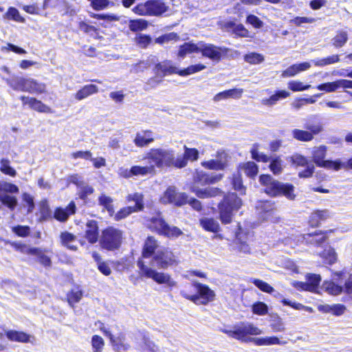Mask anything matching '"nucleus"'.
Wrapping results in <instances>:
<instances>
[{
  "mask_svg": "<svg viewBox=\"0 0 352 352\" xmlns=\"http://www.w3.org/2000/svg\"><path fill=\"white\" fill-rule=\"evenodd\" d=\"M176 262L175 256L166 248L160 249L153 257L152 261L147 263L144 259H139L137 266L141 277L151 278L160 285H164L170 289L177 286V282L167 273L160 272L154 270L151 265L156 263L158 268L166 269Z\"/></svg>",
  "mask_w": 352,
  "mask_h": 352,
  "instance_id": "nucleus-1",
  "label": "nucleus"
},
{
  "mask_svg": "<svg viewBox=\"0 0 352 352\" xmlns=\"http://www.w3.org/2000/svg\"><path fill=\"white\" fill-rule=\"evenodd\" d=\"M144 160L150 161L157 168L174 166L181 168L184 165V160L175 158V151L168 148H151L145 154Z\"/></svg>",
  "mask_w": 352,
  "mask_h": 352,
  "instance_id": "nucleus-2",
  "label": "nucleus"
},
{
  "mask_svg": "<svg viewBox=\"0 0 352 352\" xmlns=\"http://www.w3.org/2000/svg\"><path fill=\"white\" fill-rule=\"evenodd\" d=\"M222 332L229 337L243 342H253L257 346H267V337L248 338V335L257 336L262 331L257 327L250 323H241L233 327L232 329H222Z\"/></svg>",
  "mask_w": 352,
  "mask_h": 352,
  "instance_id": "nucleus-3",
  "label": "nucleus"
},
{
  "mask_svg": "<svg viewBox=\"0 0 352 352\" xmlns=\"http://www.w3.org/2000/svg\"><path fill=\"white\" fill-rule=\"evenodd\" d=\"M259 181L265 186V192L270 196L283 195L291 200L295 197L294 186L291 184L277 182L269 175H261Z\"/></svg>",
  "mask_w": 352,
  "mask_h": 352,
  "instance_id": "nucleus-4",
  "label": "nucleus"
},
{
  "mask_svg": "<svg viewBox=\"0 0 352 352\" xmlns=\"http://www.w3.org/2000/svg\"><path fill=\"white\" fill-rule=\"evenodd\" d=\"M242 205V201L236 194L228 195L219 206V217L223 223L232 221L233 212H236Z\"/></svg>",
  "mask_w": 352,
  "mask_h": 352,
  "instance_id": "nucleus-5",
  "label": "nucleus"
},
{
  "mask_svg": "<svg viewBox=\"0 0 352 352\" xmlns=\"http://www.w3.org/2000/svg\"><path fill=\"white\" fill-rule=\"evenodd\" d=\"M123 240V232L114 227H108L103 230L100 238L101 247L107 250L118 249Z\"/></svg>",
  "mask_w": 352,
  "mask_h": 352,
  "instance_id": "nucleus-6",
  "label": "nucleus"
},
{
  "mask_svg": "<svg viewBox=\"0 0 352 352\" xmlns=\"http://www.w3.org/2000/svg\"><path fill=\"white\" fill-rule=\"evenodd\" d=\"M167 9L163 0H151L137 5L133 8V12L140 16H160Z\"/></svg>",
  "mask_w": 352,
  "mask_h": 352,
  "instance_id": "nucleus-7",
  "label": "nucleus"
},
{
  "mask_svg": "<svg viewBox=\"0 0 352 352\" xmlns=\"http://www.w3.org/2000/svg\"><path fill=\"white\" fill-rule=\"evenodd\" d=\"M196 295H188L184 292V295L189 300L197 305H207L214 300L215 294L208 285L200 283H195Z\"/></svg>",
  "mask_w": 352,
  "mask_h": 352,
  "instance_id": "nucleus-8",
  "label": "nucleus"
},
{
  "mask_svg": "<svg viewBox=\"0 0 352 352\" xmlns=\"http://www.w3.org/2000/svg\"><path fill=\"white\" fill-rule=\"evenodd\" d=\"M19 188L6 181L0 180V201L10 210H14L17 205V199L15 197L8 195V193H18Z\"/></svg>",
  "mask_w": 352,
  "mask_h": 352,
  "instance_id": "nucleus-9",
  "label": "nucleus"
},
{
  "mask_svg": "<svg viewBox=\"0 0 352 352\" xmlns=\"http://www.w3.org/2000/svg\"><path fill=\"white\" fill-rule=\"evenodd\" d=\"M127 199L128 201H135V205L134 206L125 207L119 210L116 214L115 219L116 220L124 219L132 212L140 211L143 209V195L142 194L135 192L131 195H129Z\"/></svg>",
  "mask_w": 352,
  "mask_h": 352,
  "instance_id": "nucleus-10",
  "label": "nucleus"
},
{
  "mask_svg": "<svg viewBox=\"0 0 352 352\" xmlns=\"http://www.w3.org/2000/svg\"><path fill=\"white\" fill-rule=\"evenodd\" d=\"M200 52L202 56L210 58L214 62H219L222 56L226 54L227 50L211 43L200 41Z\"/></svg>",
  "mask_w": 352,
  "mask_h": 352,
  "instance_id": "nucleus-11",
  "label": "nucleus"
},
{
  "mask_svg": "<svg viewBox=\"0 0 352 352\" xmlns=\"http://www.w3.org/2000/svg\"><path fill=\"white\" fill-rule=\"evenodd\" d=\"M162 204H173L182 206L187 203V195L183 192H177L175 188L169 186L160 198Z\"/></svg>",
  "mask_w": 352,
  "mask_h": 352,
  "instance_id": "nucleus-12",
  "label": "nucleus"
},
{
  "mask_svg": "<svg viewBox=\"0 0 352 352\" xmlns=\"http://www.w3.org/2000/svg\"><path fill=\"white\" fill-rule=\"evenodd\" d=\"M326 153L327 147L325 146L314 147L311 151L313 161L320 167L334 170L336 161L324 160Z\"/></svg>",
  "mask_w": 352,
  "mask_h": 352,
  "instance_id": "nucleus-13",
  "label": "nucleus"
},
{
  "mask_svg": "<svg viewBox=\"0 0 352 352\" xmlns=\"http://www.w3.org/2000/svg\"><path fill=\"white\" fill-rule=\"evenodd\" d=\"M104 333L109 338L112 346L117 352H125L129 350L130 346L125 342V337L122 333L114 336L109 331L102 329Z\"/></svg>",
  "mask_w": 352,
  "mask_h": 352,
  "instance_id": "nucleus-14",
  "label": "nucleus"
},
{
  "mask_svg": "<svg viewBox=\"0 0 352 352\" xmlns=\"http://www.w3.org/2000/svg\"><path fill=\"white\" fill-rule=\"evenodd\" d=\"M155 74L164 78L167 75L178 74L179 76L180 69L175 66L170 60H164L157 63L154 68Z\"/></svg>",
  "mask_w": 352,
  "mask_h": 352,
  "instance_id": "nucleus-15",
  "label": "nucleus"
},
{
  "mask_svg": "<svg viewBox=\"0 0 352 352\" xmlns=\"http://www.w3.org/2000/svg\"><path fill=\"white\" fill-rule=\"evenodd\" d=\"M201 165L210 170H223L227 166V154L225 152H218L216 160L202 162Z\"/></svg>",
  "mask_w": 352,
  "mask_h": 352,
  "instance_id": "nucleus-16",
  "label": "nucleus"
},
{
  "mask_svg": "<svg viewBox=\"0 0 352 352\" xmlns=\"http://www.w3.org/2000/svg\"><path fill=\"white\" fill-rule=\"evenodd\" d=\"M6 336L8 339L12 342H18L23 343L32 342L34 337L27 334L23 331L15 330H8L6 331Z\"/></svg>",
  "mask_w": 352,
  "mask_h": 352,
  "instance_id": "nucleus-17",
  "label": "nucleus"
},
{
  "mask_svg": "<svg viewBox=\"0 0 352 352\" xmlns=\"http://www.w3.org/2000/svg\"><path fill=\"white\" fill-rule=\"evenodd\" d=\"M331 232L332 230H331L323 232L320 231L319 232H316L314 233L305 234L303 238L307 243L314 245H321L327 240L329 234Z\"/></svg>",
  "mask_w": 352,
  "mask_h": 352,
  "instance_id": "nucleus-18",
  "label": "nucleus"
},
{
  "mask_svg": "<svg viewBox=\"0 0 352 352\" xmlns=\"http://www.w3.org/2000/svg\"><path fill=\"white\" fill-rule=\"evenodd\" d=\"M289 96V92L285 90L277 91L269 98L261 99V103L264 106L272 107L276 104L279 100L287 98Z\"/></svg>",
  "mask_w": 352,
  "mask_h": 352,
  "instance_id": "nucleus-19",
  "label": "nucleus"
},
{
  "mask_svg": "<svg viewBox=\"0 0 352 352\" xmlns=\"http://www.w3.org/2000/svg\"><path fill=\"white\" fill-rule=\"evenodd\" d=\"M85 237L91 243H94L98 239V226L95 220H89L86 223Z\"/></svg>",
  "mask_w": 352,
  "mask_h": 352,
  "instance_id": "nucleus-20",
  "label": "nucleus"
},
{
  "mask_svg": "<svg viewBox=\"0 0 352 352\" xmlns=\"http://www.w3.org/2000/svg\"><path fill=\"white\" fill-rule=\"evenodd\" d=\"M167 225L168 224L162 218L160 214H157L155 217H153L148 219L147 222L148 227L151 230L156 231L160 234H163Z\"/></svg>",
  "mask_w": 352,
  "mask_h": 352,
  "instance_id": "nucleus-21",
  "label": "nucleus"
},
{
  "mask_svg": "<svg viewBox=\"0 0 352 352\" xmlns=\"http://www.w3.org/2000/svg\"><path fill=\"white\" fill-rule=\"evenodd\" d=\"M153 141L154 138L151 131L138 132L134 139V143L138 147L146 146Z\"/></svg>",
  "mask_w": 352,
  "mask_h": 352,
  "instance_id": "nucleus-22",
  "label": "nucleus"
},
{
  "mask_svg": "<svg viewBox=\"0 0 352 352\" xmlns=\"http://www.w3.org/2000/svg\"><path fill=\"white\" fill-rule=\"evenodd\" d=\"M158 246L157 241L153 236H148L144 242L142 253V259L148 258L153 256Z\"/></svg>",
  "mask_w": 352,
  "mask_h": 352,
  "instance_id": "nucleus-23",
  "label": "nucleus"
},
{
  "mask_svg": "<svg viewBox=\"0 0 352 352\" xmlns=\"http://www.w3.org/2000/svg\"><path fill=\"white\" fill-rule=\"evenodd\" d=\"M45 91V85L39 83L32 78H25L23 91H28L32 94H41Z\"/></svg>",
  "mask_w": 352,
  "mask_h": 352,
  "instance_id": "nucleus-24",
  "label": "nucleus"
},
{
  "mask_svg": "<svg viewBox=\"0 0 352 352\" xmlns=\"http://www.w3.org/2000/svg\"><path fill=\"white\" fill-rule=\"evenodd\" d=\"M76 206L74 202H71L65 208H58L54 212V218L60 221H65L69 215L75 213Z\"/></svg>",
  "mask_w": 352,
  "mask_h": 352,
  "instance_id": "nucleus-25",
  "label": "nucleus"
},
{
  "mask_svg": "<svg viewBox=\"0 0 352 352\" xmlns=\"http://www.w3.org/2000/svg\"><path fill=\"white\" fill-rule=\"evenodd\" d=\"M98 92V87L95 85H87L79 89L75 94V99L80 101Z\"/></svg>",
  "mask_w": 352,
  "mask_h": 352,
  "instance_id": "nucleus-26",
  "label": "nucleus"
},
{
  "mask_svg": "<svg viewBox=\"0 0 352 352\" xmlns=\"http://www.w3.org/2000/svg\"><path fill=\"white\" fill-rule=\"evenodd\" d=\"M60 241L61 244L68 249L73 251L77 250V246L74 245V243L76 241V236L73 234L67 231L61 232L60 234Z\"/></svg>",
  "mask_w": 352,
  "mask_h": 352,
  "instance_id": "nucleus-27",
  "label": "nucleus"
},
{
  "mask_svg": "<svg viewBox=\"0 0 352 352\" xmlns=\"http://www.w3.org/2000/svg\"><path fill=\"white\" fill-rule=\"evenodd\" d=\"M199 51L200 42L197 43L188 42L185 43L184 44L179 47L177 55L179 57L184 58L188 54L195 52H199Z\"/></svg>",
  "mask_w": 352,
  "mask_h": 352,
  "instance_id": "nucleus-28",
  "label": "nucleus"
},
{
  "mask_svg": "<svg viewBox=\"0 0 352 352\" xmlns=\"http://www.w3.org/2000/svg\"><path fill=\"white\" fill-rule=\"evenodd\" d=\"M200 226L206 231L218 232L220 230V226L217 221L212 218L202 217L199 219Z\"/></svg>",
  "mask_w": 352,
  "mask_h": 352,
  "instance_id": "nucleus-29",
  "label": "nucleus"
},
{
  "mask_svg": "<svg viewBox=\"0 0 352 352\" xmlns=\"http://www.w3.org/2000/svg\"><path fill=\"white\" fill-rule=\"evenodd\" d=\"M148 165L144 166H133L131 168V172L133 176H146L152 174L155 171L154 165L151 164L150 161H148Z\"/></svg>",
  "mask_w": 352,
  "mask_h": 352,
  "instance_id": "nucleus-30",
  "label": "nucleus"
},
{
  "mask_svg": "<svg viewBox=\"0 0 352 352\" xmlns=\"http://www.w3.org/2000/svg\"><path fill=\"white\" fill-rule=\"evenodd\" d=\"M192 191L195 192L198 197L201 199L215 197L222 193L220 189L214 187H208L204 190L193 188Z\"/></svg>",
  "mask_w": 352,
  "mask_h": 352,
  "instance_id": "nucleus-31",
  "label": "nucleus"
},
{
  "mask_svg": "<svg viewBox=\"0 0 352 352\" xmlns=\"http://www.w3.org/2000/svg\"><path fill=\"white\" fill-rule=\"evenodd\" d=\"M239 170L243 171L248 177L254 178L258 174V168L254 162H248L240 164L239 166Z\"/></svg>",
  "mask_w": 352,
  "mask_h": 352,
  "instance_id": "nucleus-32",
  "label": "nucleus"
},
{
  "mask_svg": "<svg viewBox=\"0 0 352 352\" xmlns=\"http://www.w3.org/2000/svg\"><path fill=\"white\" fill-rule=\"evenodd\" d=\"M305 127L307 130L309 131V133H312V135L314 137L316 135H318L324 130V127L322 122L318 120H316L314 118H311L307 120L305 125Z\"/></svg>",
  "mask_w": 352,
  "mask_h": 352,
  "instance_id": "nucleus-33",
  "label": "nucleus"
},
{
  "mask_svg": "<svg viewBox=\"0 0 352 352\" xmlns=\"http://www.w3.org/2000/svg\"><path fill=\"white\" fill-rule=\"evenodd\" d=\"M184 153L183 155H179L177 160H184L185 167L187 165L188 161H196L199 157V151L196 148H188L186 146H184Z\"/></svg>",
  "mask_w": 352,
  "mask_h": 352,
  "instance_id": "nucleus-34",
  "label": "nucleus"
},
{
  "mask_svg": "<svg viewBox=\"0 0 352 352\" xmlns=\"http://www.w3.org/2000/svg\"><path fill=\"white\" fill-rule=\"evenodd\" d=\"M329 217L330 212L328 210H318L311 214L309 221L312 226H317L319 221L326 220Z\"/></svg>",
  "mask_w": 352,
  "mask_h": 352,
  "instance_id": "nucleus-35",
  "label": "nucleus"
},
{
  "mask_svg": "<svg viewBox=\"0 0 352 352\" xmlns=\"http://www.w3.org/2000/svg\"><path fill=\"white\" fill-rule=\"evenodd\" d=\"M225 27L230 28L236 35L241 37H248L249 31L242 24H235L234 22L229 21L226 23Z\"/></svg>",
  "mask_w": 352,
  "mask_h": 352,
  "instance_id": "nucleus-36",
  "label": "nucleus"
},
{
  "mask_svg": "<svg viewBox=\"0 0 352 352\" xmlns=\"http://www.w3.org/2000/svg\"><path fill=\"white\" fill-rule=\"evenodd\" d=\"M5 20H13L18 23H25V19L21 16L19 10L14 8L10 7L7 12L3 15Z\"/></svg>",
  "mask_w": 352,
  "mask_h": 352,
  "instance_id": "nucleus-37",
  "label": "nucleus"
},
{
  "mask_svg": "<svg viewBox=\"0 0 352 352\" xmlns=\"http://www.w3.org/2000/svg\"><path fill=\"white\" fill-rule=\"evenodd\" d=\"M348 41V33L344 30L338 31L336 36L331 39L332 45L340 48L345 45Z\"/></svg>",
  "mask_w": 352,
  "mask_h": 352,
  "instance_id": "nucleus-38",
  "label": "nucleus"
},
{
  "mask_svg": "<svg viewBox=\"0 0 352 352\" xmlns=\"http://www.w3.org/2000/svg\"><path fill=\"white\" fill-rule=\"evenodd\" d=\"M292 133L293 138L299 141L309 142L314 139L312 133H309L308 130L304 131L296 129L292 131Z\"/></svg>",
  "mask_w": 352,
  "mask_h": 352,
  "instance_id": "nucleus-39",
  "label": "nucleus"
},
{
  "mask_svg": "<svg viewBox=\"0 0 352 352\" xmlns=\"http://www.w3.org/2000/svg\"><path fill=\"white\" fill-rule=\"evenodd\" d=\"M206 68V66L199 63L193 65H190L188 67L180 69L179 71V76L182 77H186L190 75H192L193 74L199 72Z\"/></svg>",
  "mask_w": 352,
  "mask_h": 352,
  "instance_id": "nucleus-40",
  "label": "nucleus"
},
{
  "mask_svg": "<svg viewBox=\"0 0 352 352\" xmlns=\"http://www.w3.org/2000/svg\"><path fill=\"white\" fill-rule=\"evenodd\" d=\"M12 247L20 252L26 254H37L39 253V249L36 248H31L29 245L21 243H12Z\"/></svg>",
  "mask_w": 352,
  "mask_h": 352,
  "instance_id": "nucleus-41",
  "label": "nucleus"
},
{
  "mask_svg": "<svg viewBox=\"0 0 352 352\" xmlns=\"http://www.w3.org/2000/svg\"><path fill=\"white\" fill-rule=\"evenodd\" d=\"M99 204L103 206L109 212L110 216L114 213L113 199L109 196L102 194L98 198Z\"/></svg>",
  "mask_w": 352,
  "mask_h": 352,
  "instance_id": "nucleus-42",
  "label": "nucleus"
},
{
  "mask_svg": "<svg viewBox=\"0 0 352 352\" xmlns=\"http://www.w3.org/2000/svg\"><path fill=\"white\" fill-rule=\"evenodd\" d=\"M244 60L252 65H257L263 63L265 60V57L261 54L251 52L244 56Z\"/></svg>",
  "mask_w": 352,
  "mask_h": 352,
  "instance_id": "nucleus-43",
  "label": "nucleus"
},
{
  "mask_svg": "<svg viewBox=\"0 0 352 352\" xmlns=\"http://www.w3.org/2000/svg\"><path fill=\"white\" fill-rule=\"evenodd\" d=\"M322 288L329 294L338 295L342 292V287L341 286L336 285L331 281H324L322 284Z\"/></svg>",
  "mask_w": 352,
  "mask_h": 352,
  "instance_id": "nucleus-44",
  "label": "nucleus"
},
{
  "mask_svg": "<svg viewBox=\"0 0 352 352\" xmlns=\"http://www.w3.org/2000/svg\"><path fill=\"white\" fill-rule=\"evenodd\" d=\"M339 61L340 58L338 55H331L327 58L314 60H313V63L316 66L324 67L326 65H331Z\"/></svg>",
  "mask_w": 352,
  "mask_h": 352,
  "instance_id": "nucleus-45",
  "label": "nucleus"
},
{
  "mask_svg": "<svg viewBox=\"0 0 352 352\" xmlns=\"http://www.w3.org/2000/svg\"><path fill=\"white\" fill-rule=\"evenodd\" d=\"M0 170L3 174L10 177H15L16 175V171L10 166V161L8 159L3 158L0 161Z\"/></svg>",
  "mask_w": 352,
  "mask_h": 352,
  "instance_id": "nucleus-46",
  "label": "nucleus"
},
{
  "mask_svg": "<svg viewBox=\"0 0 352 352\" xmlns=\"http://www.w3.org/2000/svg\"><path fill=\"white\" fill-rule=\"evenodd\" d=\"M6 82L13 89L16 91H23V87H25V78L16 77L12 79H6Z\"/></svg>",
  "mask_w": 352,
  "mask_h": 352,
  "instance_id": "nucleus-47",
  "label": "nucleus"
},
{
  "mask_svg": "<svg viewBox=\"0 0 352 352\" xmlns=\"http://www.w3.org/2000/svg\"><path fill=\"white\" fill-rule=\"evenodd\" d=\"M320 256L328 264H333L337 260V254L334 249L329 248L324 250L322 253L320 254Z\"/></svg>",
  "mask_w": 352,
  "mask_h": 352,
  "instance_id": "nucleus-48",
  "label": "nucleus"
},
{
  "mask_svg": "<svg viewBox=\"0 0 352 352\" xmlns=\"http://www.w3.org/2000/svg\"><path fill=\"white\" fill-rule=\"evenodd\" d=\"M148 26V23L144 19L131 20L129 28L133 32H137L145 30Z\"/></svg>",
  "mask_w": 352,
  "mask_h": 352,
  "instance_id": "nucleus-49",
  "label": "nucleus"
},
{
  "mask_svg": "<svg viewBox=\"0 0 352 352\" xmlns=\"http://www.w3.org/2000/svg\"><path fill=\"white\" fill-rule=\"evenodd\" d=\"M270 161V170L275 175L281 173L283 170V160L279 157H272Z\"/></svg>",
  "mask_w": 352,
  "mask_h": 352,
  "instance_id": "nucleus-50",
  "label": "nucleus"
},
{
  "mask_svg": "<svg viewBox=\"0 0 352 352\" xmlns=\"http://www.w3.org/2000/svg\"><path fill=\"white\" fill-rule=\"evenodd\" d=\"M250 281L254 284L258 289L261 291L271 294L274 292V288L270 286L267 283L264 282L262 280L256 279V278H251Z\"/></svg>",
  "mask_w": 352,
  "mask_h": 352,
  "instance_id": "nucleus-51",
  "label": "nucleus"
},
{
  "mask_svg": "<svg viewBox=\"0 0 352 352\" xmlns=\"http://www.w3.org/2000/svg\"><path fill=\"white\" fill-rule=\"evenodd\" d=\"M91 6L95 10H101L110 6H113V3L109 0H91Z\"/></svg>",
  "mask_w": 352,
  "mask_h": 352,
  "instance_id": "nucleus-52",
  "label": "nucleus"
},
{
  "mask_svg": "<svg viewBox=\"0 0 352 352\" xmlns=\"http://www.w3.org/2000/svg\"><path fill=\"white\" fill-rule=\"evenodd\" d=\"M40 219L45 220L51 217V211L46 200L41 201L39 204Z\"/></svg>",
  "mask_w": 352,
  "mask_h": 352,
  "instance_id": "nucleus-53",
  "label": "nucleus"
},
{
  "mask_svg": "<svg viewBox=\"0 0 352 352\" xmlns=\"http://www.w3.org/2000/svg\"><path fill=\"white\" fill-rule=\"evenodd\" d=\"M252 157L257 162H267L271 160L272 158L267 155L259 153L256 145H254L251 150Z\"/></svg>",
  "mask_w": 352,
  "mask_h": 352,
  "instance_id": "nucleus-54",
  "label": "nucleus"
},
{
  "mask_svg": "<svg viewBox=\"0 0 352 352\" xmlns=\"http://www.w3.org/2000/svg\"><path fill=\"white\" fill-rule=\"evenodd\" d=\"M182 234V230L176 226H170L167 225L164 232L162 235L168 238H177Z\"/></svg>",
  "mask_w": 352,
  "mask_h": 352,
  "instance_id": "nucleus-55",
  "label": "nucleus"
},
{
  "mask_svg": "<svg viewBox=\"0 0 352 352\" xmlns=\"http://www.w3.org/2000/svg\"><path fill=\"white\" fill-rule=\"evenodd\" d=\"M287 85L288 88L293 91H302L311 87V85H305L302 82L297 80H291Z\"/></svg>",
  "mask_w": 352,
  "mask_h": 352,
  "instance_id": "nucleus-56",
  "label": "nucleus"
},
{
  "mask_svg": "<svg viewBox=\"0 0 352 352\" xmlns=\"http://www.w3.org/2000/svg\"><path fill=\"white\" fill-rule=\"evenodd\" d=\"M178 38L179 36L176 33L171 32L157 37L155 42L158 44H164L171 41H177Z\"/></svg>",
  "mask_w": 352,
  "mask_h": 352,
  "instance_id": "nucleus-57",
  "label": "nucleus"
},
{
  "mask_svg": "<svg viewBox=\"0 0 352 352\" xmlns=\"http://www.w3.org/2000/svg\"><path fill=\"white\" fill-rule=\"evenodd\" d=\"M317 89L320 91H324L326 92H333L339 89L338 80L331 82H326L324 84L319 85Z\"/></svg>",
  "mask_w": 352,
  "mask_h": 352,
  "instance_id": "nucleus-58",
  "label": "nucleus"
},
{
  "mask_svg": "<svg viewBox=\"0 0 352 352\" xmlns=\"http://www.w3.org/2000/svg\"><path fill=\"white\" fill-rule=\"evenodd\" d=\"M135 41L139 47L145 48L151 43V38L148 35L139 34L135 36Z\"/></svg>",
  "mask_w": 352,
  "mask_h": 352,
  "instance_id": "nucleus-59",
  "label": "nucleus"
},
{
  "mask_svg": "<svg viewBox=\"0 0 352 352\" xmlns=\"http://www.w3.org/2000/svg\"><path fill=\"white\" fill-rule=\"evenodd\" d=\"M268 311L267 305L263 302H257L252 305V311L254 314L264 316Z\"/></svg>",
  "mask_w": 352,
  "mask_h": 352,
  "instance_id": "nucleus-60",
  "label": "nucleus"
},
{
  "mask_svg": "<svg viewBox=\"0 0 352 352\" xmlns=\"http://www.w3.org/2000/svg\"><path fill=\"white\" fill-rule=\"evenodd\" d=\"M232 185L234 190L239 191L241 194H245V187L243 185L241 176L239 173L233 176Z\"/></svg>",
  "mask_w": 352,
  "mask_h": 352,
  "instance_id": "nucleus-61",
  "label": "nucleus"
},
{
  "mask_svg": "<svg viewBox=\"0 0 352 352\" xmlns=\"http://www.w3.org/2000/svg\"><path fill=\"white\" fill-rule=\"evenodd\" d=\"M91 345L94 351L101 352L104 347V342L100 336L95 335L92 337Z\"/></svg>",
  "mask_w": 352,
  "mask_h": 352,
  "instance_id": "nucleus-62",
  "label": "nucleus"
},
{
  "mask_svg": "<svg viewBox=\"0 0 352 352\" xmlns=\"http://www.w3.org/2000/svg\"><path fill=\"white\" fill-rule=\"evenodd\" d=\"M82 296V292L80 289H74L69 294H68V302L69 305L73 303H76L79 302Z\"/></svg>",
  "mask_w": 352,
  "mask_h": 352,
  "instance_id": "nucleus-63",
  "label": "nucleus"
},
{
  "mask_svg": "<svg viewBox=\"0 0 352 352\" xmlns=\"http://www.w3.org/2000/svg\"><path fill=\"white\" fill-rule=\"evenodd\" d=\"M209 175L203 171H197L194 177L195 182L201 185L209 184Z\"/></svg>",
  "mask_w": 352,
  "mask_h": 352,
  "instance_id": "nucleus-64",
  "label": "nucleus"
}]
</instances>
